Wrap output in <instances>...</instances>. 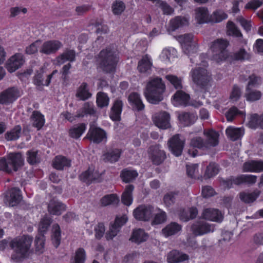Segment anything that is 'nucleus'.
<instances>
[{
  "mask_svg": "<svg viewBox=\"0 0 263 263\" xmlns=\"http://www.w3.org/2000/svg\"><path fill=\"white\" fill-rule=\"evenodd\" d=\"M227 34L236 37H242V34L239 29L236 26L235 24L228 21L227 25Z\"/></svg>",
  "mask_w": 263,
  "mask_h": 263,
  "instance_id": "55",
  "label": "nucleus"
},
{
  "mask_svg": "<svg viewBox=\"0 0 263 263\" xmlns=\"http://www.w3.org/2000/svg\"><path fill=\"white\" fill-rule=\"evenodd\" d=\"M177 40L180 43L184 53L189 57L197 52L198 46L196 42L193 39L192 34L179 35Z\"/></svg>",
  "mask_w": 263,
  "mask_h": 263,
  "instance_id": "10",
  "label": "nucleus"
},
{
  "mask_svg": "<svg viewBox=\"0 0 263 263\" xmlns=\"http://www.w3.org/2000/svg\"><path fill=\"white\" fill-rule=\"evenodd\" d=\"M182 229V227L176 222H171L162 230V234L165 237L178 234Z\"/></svg>",
  "mask_w": 263,
  "mask_h": 263,
  "instance_id": "34",
  "label": "nucleus"
},
{
  "mask_svg": "<svg viewBox=\"0 0 263 263\" xmlns=\"http://www.w3.org/2000/svg\"><path fill=\"white\" fill-rule=\"evenodd\" d=\"M245 172H260L263 171V161L251 160L246 162L243 165Z\"/></svg>",
  "mask_w": 263,
  "mask_h": 263,
  "instance_id": "29",
  "label": "nucleus"
},
{
  "mask_svg": "<svg viewBox=\"0 0 263 263\" xmlns=\"http://www.w3.org/2000/svg\"><path fill=\"white\" fill-rule=\"evenodd\" d=\"M177 194L178 192H170L164 196L163 201L166 206L169 207L174 203Z\"/></svg>",
  "mask_w": 263,
  "mask_h": 263,
  "instance_id": "64",
  "label": "nucleus"
},
{
  "mask_svg": "<svg viewBox=\"0 0 263 263\" xmlns=\"http://www.w3.org/2000/svg\"><path fill=\"white\" fill-rule=\"evenodd\" d=\"M189 17L186 16H177L170 21L168 31H174L176 30L188 25Z\"/></svg>",
  "mask_w": 263,
  "mask_h": 263,
  "instance_id": "26",
  "label": "nucleus"
},
{
  "mask_svg": "<svg viewBox=\"0 0 263 263\" xmlns=\"http://www.w3.org/2000/svg\"><path fill=\"white\" fill-rule=\"evenodd\" d=\"M257 176L252 175H241L237 177L231 176L221 181V185L224 188L229 189L233 184L239 185L242 183L252 184L256 182Z\"/></svg>",
  "mask_w": 263,
  "mask_h": 263,
  "instance_id": "9",
  "label": "nucleus"
},
{
  "mask_svg": "<svg viewBox=\"0 0 263 263\" xmlns=\"http://www.w3.org/2000/svg\"><path fill=\"white\" fill-rule=\"evenodd\" d=\"M229 44V42L224 39H217L213 42L210 50L212 52L211 60L220 63L226 59L245 61L250 59V54L242 48L234 52L230 57L228 56L227 48Z\"/></svg>",
  "mask_w": 263,
  "mask_h": 263,
  "instance_id": "1",
  "label": "nucleus"
},
{
  "mask_svg": "<svg viewBox=\"0 0 263 263\" xmlns=\"http://www.w3.org/2000/svg\"><path fill=\"white\" fill-rule=\"evenodd\" d=\"M63 44L62 42L58 40H52L47 41L42 43L40 52L47 55L55 53L62 47Z\"/></svg>",
  "mask_w": 263,
  "mask_h": 263,
  "instance_id": "18",
  "label": "nucleus"
},
{
  "mask_svg": "<svg viewBox=\"0 0 263 263\" xmlns=\"http://www.w3.org/2000/svg\"><path fill=\"white\" fill-rule=\"evenodd\" d=\"M22 128L21 126L17 125L10 130L7 132L5 134V138L8 141H13L18 139L21 134Z\"/></svg>",
  "mask_w": 263,
  "mask_h": 263,
  "instance_id": "53",
  "label": "nucleus"
},
{
  "mask_svg": "<svg viewBox=\"0 0 263 263\" xmlns=\"http://www.w3.org/2000/svg\"><path fill=\"white\" fill-rule=\"evenodd\" d=\"M24 63L23 55L19 53H16L8 60L6 64V68L9 72H13L20 68Z\"/></svg>",
  "mask_w": 263,
  "mask_h": 263,
  "instance_id": "19",
  "label": "nucleus"
},
{
  "mask_svg": "<svg viewBox=\"0 0 263 263\" xmlns=\"http://www.w3.org/2000/svg\"><path fill=\"white\" fill-rule=\"evenodd\" d=\"M44 72L43 68H42L40 70V72H37L34 78V83L37 86L42 85L48 86L50 83L52 76L58 72L57 70H54L51 74H49L47 79H46L45 83H43V79L42 73Z\"/></svg>",
  "mask_w": 263,
  "mask_h": 263,
  "instance_id": "40",
  "label": "nucleus"
},
{
  "mask_svg": "<svg viewBox=\"0 0 263 263\" xmlns=\"http://www.w3.org/2000/svg\"><path fill=\"white\" fill-rule=\"evenodd\" d=\"M123 103L120 100L115 101L111 108L110 118L113 121H119L121 119V114L122 110Z\"/></svg>",
  "mask_w": 263,
  "mask_h": 263,
  "instance_id": "35",
  "label": "nucleus"
},
{
  "mask_svg": "<svg viewBox=\"0 0 263 263\" xmlns=\"http://www.w3.org/2000/svg\"><path fill=\"white\" fill-rule=\"evenodd\" d=\"M102 174L99 173L98 170L93 167H89L88 170L83 172L80 176L81 180L90 184L93 181L99 182L101 179Z\"/></svg>",
  "mask_w": 263,
  "mask_h": 263,
  "instance_id": "20",
  "label": "nucleus"
},
{
  "mask_svg": "<svg viewBox=\"0 0 263 263\" xmlns=\"http://www.w3.org/2000/svg\"><path fill=\"white\" fill-rule=\"evenodd\" d=\"M128 220L127 216L126 215H123L121 216H117L114 223L110 226L109 231L106 233V239H112L116 236L121 227L123 226Z\"/></svg>",
  "mask_w": 263,
  "mask_h": 263,
  "instance_id": "15",
  "label": "nucleus"
},
{
  "mask_svg": "<svg viewBox=\"0 0 263 263\" xmlns=\"http://www.w3.org/2000/svg\"><path fill=\"white\" fill-rule=\"evenodd\" d=\"M95 112L92 103L86 102L83 107L77 111V115H73L68 111H65L61 116L70 122L74 121L77 118L83 117L87 115H93Z\"/></svg>",
  "mask_w": 263,
  "mask_h": 263,
  "instance_id": "12",
  "label": "nucleus"
},
{
  "mask_svg": "<svg viewBox=\"0 0 263 263\" xmlns=\"http://www.w3.org/2000/svg\"><path fill=\"white\" fill-rule=\"evenodd\" d=\"M122 151L119 148L110 149L103 155V159L106 161L111 163L117 162L119 160Z\"/></svg>",
  "mask_w": 263,
  "mask_h": 263,
  "instance_id": "43",
  "label": "nucleus"
},
{
  "mask_svg": "<svg viewBox=\"0 0 263 263\" xmlns=\"http://www.w3.org/2000/svg\"><path fill=\"white\" fill-rule=\"evenodd\" d=\"M138 175L136 170L130 168L123 170L121 173V177L123 181L129 182L135 179Z\"/></svg>",
  "mask_w": 263,
  "mask_h": 263,
  "instance_id": "51",
  "label": "nucleus"
},
{
  "mask_svg": "<svg viewBox=\"0 0 263 263\" xmlns=\"http://www.w3.org/2000/svg\"><path fill=\"white\" fill-rule=\"evenodd\" d=\"M245 116V112L243 110H239L235 106L231 107L226 113V117L228 121H232L235 117Z\"/></svg>",
  "mask_w": 263,
  "mask_h": 263,
  "instance_id": "54",
  "label": "nucleus"
},
{
  "mask_svg": "<svg viewBox=\"0 0 263 263\" xmlns=\"http://www.w3.org/2000/svg\"><path fill=\"white\" fill-rule=\"evenodd\" d=\"M61 232L60 227L58 224H54L52 228L51 240L53 245L57 248L60 244Z\"/></svg>",
  "mask_w": 263,
  "mask_h": 263,
  "instance_id": "49",
  "label": "nucleus"
},
{
  "mask_svg": "<svg viewBox=\"0 0 263 263\" xmlns=\"http://www.w3.org/2000/svg\"><path fill=\"white\" fill-rule=\"evenodd\" d=\"M153 66L152 60L150 56L145 55L139 61L137 69L139 72L149 74Z\"/></svg>",
  "mask_w": 263,
  "mask_h": 263,
  "instance_id": "27",
  "label": "nucleus"
},
{
  "mask_svg": "<svg viewBox=\"0 0 263 263\" xmlns=\"http://www.w3.org/2000/svg\"><path fill=\"white\" fill-rule=\"evenodd\" d=\"M184 144V139L180 138L179 135L174 136L168 142L170 151L176 156L181 155Z\"/></svg>",
  "mask_w": 263,
  "mask_h": 263,
  "instance_id": "17",
  "label": "nucleus"
},
{
  "mask_svg": "<svg viewBox=\"0 0 263 263\" xmlns=\"http://www.w3.org/2000/svg\"><path fill=\"white\" fill-rule=\"evenodd\" d=\"M48 209L50 214L59 215L65 210V206L59 201L53 199L50 201Z\"/></svg>",
  "mask_w": 263,
  "mask_h": 263,
  "instance_id": "32",
  "label": "nucleus"
},
{
  "mask_svg": "<svg viewBox=\"0 0 263 263\" xmlns=\"http://www.w3.org/2000/svg\"><path fill=\"white\" fill-rule=\"evenodd\" d=\"M195 19L199 24L211 22L208 10L204 7H199L196 9Z\"/></svg>",
  "mask_w": 263,
  "mask_h": 263,
  "instance_id": "33",
  "label": "nucleus"
},
{
  "mask_svg": "<svg viewBox=\"0 0 263 263\" xmlns=\"http://www.w3.org/2000/svg\"><path fill=\"white\" fill-rule=\"evenodd\" d=\"M261 117L257 114H254L250 116L247 126L251 129L261 128Z\"/></svg>",
  "mask_w": 263,
  "mask_h": 263,
  "instance_id": "56",
  "label": "nucleus"
},
{
  "mask_svg": "<svg viewBox=\"0 0 263 263\" xmlns=\"http://www.w3.org/2000/svg\"><path fill=\"white\" fill-rule=\"evenodd\" d=\"M165 85L161 78L156 77L149 78L144 91V95L148 102L156 104L163 99Z\"/></svg>",
  "mask_w": 263,
  "mask_h": 263,
  "instance_id": "3",
  "label": "nucleus"
},
{
  "mask_svg": "<svg viewBox=\"0 0 263 263\" xmlns=\"http://www.w3.org/2000/svg\"><path fill=\"white\" fill-rule=\"evenodd\" d=\"M154 217L152 220V225L156 226L165 222L167 219L166 213L162 210L157 208L154 212Z\"/></svg>",
  "mask_w": 263,
  "mask_h": 263,
  "instance_id": "41",
  "label": "nucleus"
},
{
  "mask_svg": "<svg viewBox=\"0 0 263 263\" xmlns=\"http://www.w3.org/2000/svg\"><path fill=\"white\" fill-rule=\"evenodd\" d=\"M32 242V238L29 236H23L12 240L10 243L11 249L14 250L12 259L18 261L29 255Z\"/></svg>",
  "mask_w": 263,
  "mask_h": 263,
  "instance_id": "5",
  "label": "nucleus"
},
{
  "mask_svg": "<svg viewBox=\"0 0 263 263\" xmlns=\"http://www.w3.org/2000/svg\"><path fill=\"white\" fill-rule=\"evenodd\" d=\"M219 171V166L215 163H210L207 166L204 176L210 178L216 175Z\"/></svg>",
  "mask_w": 263,
  "mask_h": 263,
  "instance_id": "59",
  "label": "nucleus"
},
{
  "mask_svg": "<svg viewBox=\"0 0 263 263\" xmlns=\"http://www.w3.org/2000/svg\"><path fill=\"white\" fill-rule=\"evenodd\" d=\"M204 134L206 137L205 142L201 137H196L192 139L190 145L192 147L205 149L211 146H215L218 143L219 134L213 129L204 130Z\"/></svg>",
  "mask_w": 263,
  "mask_h": 263,
  "instance_id": "6",
  "label": "nucleus"
},
{
  "mask_svg": "<svg viewBox=\"0 0 263 263\" xmlns=\"http://www.w3.org/2000/svg\"><path fill=\"white\" fill-rule=\"evenodd\" d=\"M109 98L107 95L103 92H99L97 95V103L99 107H103L107 106L109 104Z\"/></svg>",
  "mask_w": 263,
  "mask_h": 263,
  "instance_id": "58",
  "label": "nucleus"
},
{
  "mask_svg": "<svg viewBox=\"0 0 263 263\" xmlns=\"http://www.w3.org/2000/svg\"><path fill=\"white\" fill-rule=\"evenodd\" d=\"M53 167L57 169L61 170L65 167H68L70 165V161L65 157L58 156L55 157L52 162Z\"/></svg>",
  "mask_w": 263,
  "mask_h": 263,
  "instance_id": "44",
  "label": "nucleus"
},
{
  "mask_svg": "<svg viewBox=\"0 0 263 263\" xmlns=\"http://www.w3.org/2000/svg\"><path fill=\"white\" fill-rule=\"evenodd\" d=\"M260 194V192L257 190L252 193L242 192L239 194V197L241 201L245 203H250L258 198Z\"/></svg>",
  "mask_w": 263,
  "mask_h": 263,
  "instance_id": "46",
  "label": "nucleus"
},
{
  "mask_svg": "<svg viewBox=\"0 0 263 263\" xmlns=\"http://www.w3.org/2000/svg\"><path fill=\"white\" fill-rule=\"evenodd\" d=\"M262 82L260 77L252 75L249 77V81L247 86V91H250L253 88L258 87Z\"/></svg>",
  "mask_w": 263,
  "mask_h": 263,
  "instance_id": "60",
  "label": "nucleus"
},
{
  "mask_svg": "<svg viewBox=\"0 0 263 263\" xmlns=\"http://www.w3.org/2000/svg\"><path fill=\"white\" fill-rule=\"evenodd\" d=\"M86 129L85 123H80L72 126L69 130L70 137L74 139L80 138Z\"/></svg>",
  "mask_w": 263,
  "mask_h": 263,
  "instance_id": "42",
  "label": "nucleus"
},
{
  "mask_svg": "<svg viewBox=\"0 0 263 263\" xmlns=\"http://www.w3.org/2000/svg\"><path fill=\"white\" fill-rule=\"evenodd\" d=\"M24 160L21 154H9L6 158L0 159V170L10 173L16 171L23 164Z\"/></svg>",
  "mask_w": 263,
  "mask_h": 263,
  "instance_id": "7",
  "label": "nucleus"
},
{
  "mask_svg": "<svg viewBox=\"0 0 263 263\" xmlns=\"http://www.w3.org/2000/svg\"><path fill=\"white\" fill-rule=\"evenodd\" d=\"M33 125L38 129L41 128L45 124L44 116L37 111H34L31 117Z\"/></svg>",
  "mask_w": 263,
  "mask_h": 263,
  "instance_id": "48",
  "label": "nucleus"
},
{
  "mask_svg": "<svg viewBox=\"0 0 263 263\" xmlns=\"http://www.w3.org/2000/svg\"><path fill=\"white\" fill-rule=\"evenodd\" d=\"M119 202V197L114 194L107 195L102 197L100 200L102 206H107L109 205H116Z\"/></svg>",
  "mask_w": 263,
  "mask_h": 263,
  "instance_id": "52",
  "label": "nucleus"
},
{
  "mask_svg": "<svg viewBox=\"0 0 263 263\" xmlns=\"http://www.w3.org/2000/svg\"><path fill=\"white\" fill-rule=\"evenodd\" d=\"M154 208L149 204H141L135 209L133 212L134 217L137 220L148 221L152 217Z\"/></svg>",
  "mask_w": 263,
  "mask_h": 263,
  "instance_id": "11",
  "label": "nucleus"
},
{
  "mask_svg": "<svg viewBox=\"0 0 263 263\" xmlns=\"http://www.w3.org/2000/svg\"><path fill=\"white\" fill-rule=\"evenodd\" d=\"M76 53L73 50H66L63 53L57 57L55 64L61 65L67 61L71 62L74 61Z\"/></svg>",
  "mask_w": 263,
  "mask_h": 263,
  "instance_id": "31",
  "label": "nucleus"
},
{
  "mask_svg": "<svg viewBox=\"0 0 263 263\" xmlns=\"http://www.w3.org/2000/svg\"><path fill=\"white\" fill-rule=\"evenodd\" d=\"M214 229V224H210L203 220L195 221L191 227V230L195 236H201L213 232Z\"/></svg>",
  "mask_w": 263,
  "mask_h": 263,
  "instance_id": "13",
  "label": "nucleus"
},
{
  "mask_svg": "<svg viewBox=\"0 0 263 263\" xmlns=\"http://www.w3.org/2000/svg\"><path fill=\"white\" fill-rule=\"evenodd\" d=\"M201 217L203 219L220 223L223 219V214L216 209L208 208L203 211Z\"/></svg>",
  "mask_w": 263,
  "mask_h": 263,
  "instance_id": "22",
  "label": "nucleus"
},
{
  "mask_svg": "<svg viewBox=\"0 0 263 263\" xmlns=\"http://www.w3.org/2000/svg\"><path fill=\"white\" fill-rule=\"evenodd\" d=\"M148 153L152 162L156 165L161 164L165 158L164 152L160 149L159 145L151 146Z\"/></svg>",
  "mask_w": 263,
  "mask_h": 263,
  "instance_id": "23",
  "label": "nucleus"
},
{
  "mask_svg": "<svg viewBox=\"0 0 263 263\" xmlns=\"http://www.w3.org/2000/svg\"><path fill=\"white\" fill-rule=\"evenodd\" d=\"M41 45L42 41L39 40H36L26 48V53L27 54L35 53L38 51L39 47H41Z\"/></svg>",
  "mask_w": 263,
  "mask_h": 263,
  "instance_id": "62",
  "label": "nucleus"
},
{
  "mask_svg": "<svg viewBox=\"0 0 263 263\" xmlns=\"http://www.w3.org/2000/svg\"><path fill=\"white\" fill-rule=\"evenodd\" d=\"M86 137L91 141L97 143L106 142L107 140L106 132L102 129L97 127L92 124L90 125Z\"/></svg>",
  "mask_w": 263,
  "mask_h": 263,
  "instance_id": "14",
  "label": "nucleus"
},
{
  "mask_svg": "<svg viewBox=\"0 0 263 263\" xmlns=\"http://www.w3.org/2000/svg\"><path fill=\"white\" fill-rule=\"evenodd\" d=\"M51 219L47 216L41 220L39 225V235L35 240V251L37 253L41 254L44 252L45 238L44 234L47 232L51 224Z\"/></svg>",
  "mask_w": 263,
  "mask_h": 263,
  "instance_id": "8",
  "label": "nucleus"
},
{
  "mask_svg": "<svg viewBox=\"0 0 263 263\" xmlns=\"http://www.w3.org/2000/svg\"><path fill=\"white\" fill-rule=\"evenodd\" d=\"M188 259L187 255L176 250L170 252L167 256V260L168 263H178Z\"/></svg>",
  "mask_w": 263,
  "mask_h": 263,
  "instance_id": "30",
  "label": "nucleus"
},
{
  "mask_svg": "<svg viewBox=\"0 0 263 263\" xmlns=\"http://www.w3.org/2000/svg\"><path fill=\"white\" fill-rule=\"evenodd\" d=\"M148 237V234L146 233L143 230L138 229L133 231L130 239L133 242L140 243L146 241Z\"/></svg>",
  "mask_w": 263,
  "mask_h": 263,
  "instance_id": "47",
  "label": "nucleus"
},
{
  "mask_svg": "<svg viewBox=\"0 0 263 263\" xmlns=\"http://www.w3.org/2000/svg\"><path fill=\"white\" fill-rule=\"evenodd\" d=\"M165 79L176 89H181L182 87V80L180 77L173 74H167Z\"/></svg>",
  "mask_w": 263,
  "mask_h": 263,
  "instance_id": "57",
  "label": "nucleus"
},
{
  "mask_svg": "<svg viewBox=\"0 0 263 263\" xmlns=\"http://www.w3.org/2000/svg\"><path fill=\"white\" fill-rule=\"evenodd\" d=\"M190 96L182 90H178L173 96L172 104L176 107L185 106L189 104Z\"/></svg>",
  "mask_w": 263,
  "mask_h": 263,
  "instance_id": "24",
  "label": "nucleus"
},
{
  "mask_svg": "<svg viewBox=\"0 0 263 263\" xmlns=\"http://www.w3.org/2000/svg\"><path fill=\"white\" fill-rule=\"evenodd\" d=\"M226 132L229 138L233 141H235L242 138L245 131L242 127L236 128L230 126L227 128Z\"/></svg>",
  "mask_w": 263,
  "mask_h": 263,
  "instance_id": "39",
  "label": "nucleus"
},
{
  "mask_svg": "<svg viewBox=\"0 0 263 263\" xmlns=\"http://www.w3.org/2000/svg\"><path fill=\"white\" fill-rule=\"evenodd\" d=\"M22 197L21 191L19 189L13 187L11 189L6 196V200L11 206H14L18 204L21 201Z\"/></svg>",
  "mask_w": 263,
  "mask_h": 263,
  "instance_id": "25",
  "label": "nucleus"
},
{
  "mask_svg": "<svg viewBox=\"0 0 263 263\" xmlns=\"http://www.w3.org/2000/svg\"><path fill=\"white\" fill-rule=\"evenodd\" d=\"M134 186L133 185H127L121 196L122 203L126 206H130L133 202V192Z\"/></svg>",
  "mask_w": 263,
  "mask_h": 263,
  "instance_id": "36",
  "label": "nucleus"
},
{
  "mask_svg": "<svg viewBox=\"0 0 263 263\" xmlns=\"http://www.w3.org/2000/svg\"><path fill=\"white\" fill-rule=\"evenodd\" d=\"M228 17L227 14L222 10H217L211 16V22L219 23Z\"/></svg>",
  "mask_w": 263,
  "mask_h": 263,
  "instance_id": "61",
  "label": "nucleus"
},
{
  "mask_svg": "<svg viewBox=\"0 0 263 263\" xmlns=\"http://www.w3.org/2000/svg\"><path fill=\"white\" fill-rule=\"evenodd\" d=\"M178 119L183 126H187L194 123L196 120V117L193 114L184 112L179 115Z\"/></svg>",
  "mask_w": 263,
  "mask_h": 263,
  "instance_id": "50",
  "label": "nucleus"
},
{
  "mask_svg": "<svg viewBox=\"0 0 263 263\" xmlns=\"http://www.w3.org/2000/svg\"><path fill=\"white\" fill-rule=\"evenodd\" d=\"M125 9V5L122 1H116L112 5V9L114 14H121Z\"/></svg>",
  "mask_w": 263,
  "mask_h": 263,
  "instance_id": "63",
  "label": "nucleus"
},
{
  "mask_svg": "<svg viewBox=\"0 0 263 263\" xmlns=\"http://www.w3.org/2000/svg\"><path fill=\"white\" fill-rule=\"evenodd\" d=\"M91 93L89 90L88 86L86 83H82L78 88L76 96L81 100H86L91 97Z\"/></svg>",
  "mask_w": 263,
  "mask_h": 263,
  "instance_id": "37",
  "label": "nucleus"
},
{
  "mask_svg": "<svg viewBox=\"0 0 263 263\" xmlns=\"http://www.w3.org/2000/svg\"><path fill=\"white\" fill-rule=\"evenodd\" d=\"M152 119L156 126L159 128L165 129L171 126L170 116L165 111L155 114Z\"/></svg>",
  "mask_w": 263,
  "mask_h": 263,
  "instance_id": "16",
  "label": "nucleus"
},
{
  "mask_svg": "<svg viewBox=\"0 0 263 263\" xmlns=\"http://www.w3.org/2000/svg\"><path fill=\"white\" fill-rule=\"evenodd\" d=\"M20 96L18 89L15 87L9 88L0 94V104H7L14 101Z\"/></svg>",
  "mask_w": 263,
  "mask_h": 263,
  "instance_id": "21",
  "label": "nucleus"
},
{
  "mask_svg": "<svg viewBox=\"0 0 263 263\" xmlns=\"http://www.w3.org/2000/svg\"><path fill=\"white\" fill-rule=\"evenodd\" d=\"M198 213L197 209L196 208H191L180 211L179 213L180 219L183 221H187L191 219H193L197 216Z\"/></svg>",
  "mask_w": 263,
  "mask_h": 263,
  "instance_id": "45",
  "label": "nucleus"
},
{
  "mask_svg": "<svg viewBox=\"0 0 263 263\" xmlns=\"http://www.w3.org/2000/svg\"><path fill=\"white\" fill-rule=\"evenodd\" d=\"M128 101L135 110L140 111L145 107L140 96L137 92L131 93L128 97Z\"/></svg>",
  "mask_w": 263,
  "mask_h": 263,
  "instance_id": "28",
  "label": "nucleus"
},
{
  "mask_svg": "<svg viewBox=\"0 0 263 263\" xmlns=\"http://www.w3.org/2000/svg\"><path fill=\"white\" fill-rule=\"evenodd\" d=\"M177 53V51L174 48L167 47L162 50L160 58L162 61L167 63L176 57Z\"/></svg>",
  "mask_w": 263,
  "mask_h": 263,
  "instance_id": "38",
  "label": "nucleus"
},
{
  "mask_svg": "<svg viewBox=\"0 0 263 263\" xmlns=\"http://www.w3.org/2000/svg\"><path fill=\"white\" fill-rule=\"evenodd\" d=\"M202 54L200 55H196L190 58L191 62L194 63L197 59L200 60L199 63H196V66L192 69L190 72V77L192 78L193 83L199 88L206 91L211 86L212 81L211 74L208 71L206 67L208 66L206 59H211V56Z\"/></svg>",
  "mask_w": 263,
  "mask_h": 263,
  "instance_id": "2",
  "label": "nucleus"
},
{
  "mask_svg": "<svg viewBox=\"0 0 263 263\" xmlns=\"http://www.w3.org/2000/svg\"><path fill=\"white\" fill-rule=\"evenodd\" d=\"M118 61V53L114 47H108L101 51L97 59L100 68L106 72L115 70Z\"/></svg>",
  "mask_w": 263,
  "mask_h": 263,
  "instance_id": "4",
  "label": "nucleus"
}]
</instances>
